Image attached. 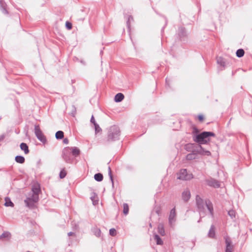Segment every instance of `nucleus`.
<instances>
[{"label": "nucleus", "instance_id": "f257e3e1", "mask_svg": "<svg viewBox=\"0 0 252 252\" xmlns=\"http://www.w3.org/2000/svg\"><path fill=\"white\" fill-rule=\"evenodd\" d=\"M215 134L211 131H203L193 136V140L199 144H205L210 141V136H215Z\"/></svg>", "mask_w": 252, "mask_h": 252}, {"label": "nucleus", "instance_id": "f03ea898", "mask_svg": "<svg viewBox=\"0 0 252 252\" xmlns=\"http://www.w3.org/2000/svg\"><path fill=\"white\" fill-rule=\"evenodd\" d=\"M120 130L117 126H112L108 129L107 135V141H113L119 139Z\"/></svg>", "mask_w": 252, "mask_h": 252}, {"label": "nucleus", "instance_id": "7ed1b4c3", "mask_svg": "<svg viewBox=\"0 0 252 252\" xmlns=\"http://www.w3.org/2000/svg\"><path fill=\"white\" fill-rule=\"evenodd\" d=\"M199 154L203 156H210L211 152L203 149L200 145L196 147L192 153L189 154L186 156L187 160H192L196 158V154Z\"/></svg>", "mask_w": 252, "mask_h": 252}, {"label": "nucleus", "instance_id": "20e7f679", "mask_svg": "<svg viewBox=\"0 0 252 252\" xmlns=\"http://www.w3.org/2000/svg\"><path fill=\"white\" fill-rule=\"evenodd\" d=\"M62 157L66 163H72L73 162L74 158L72 157L71 152L70 151V147H67L63 149Z\"/></svg>", "mask_w": 252, "mask_h": 252}, {"label": "nucleus", "instance_id": "39448f33", "mask_svg": "<svg viewBox=\"0 0 252 252\" xmlns=\"http://www.w3.org/2000/svg\"><path fill=\"white\" fill-rule=\"evenodd\" d=\"M34 133L37 138L41 142L45 143L46 141V139L42 132L40 129L38 125H35L34 126Z\"/></svg>", "mask_w": 252, "mask_h": 252}, {"label": "nucleus", "instance_id": "423d86ee", "mask_svg": "<svg viewBox=\"0 0 252 252\" xmlns=\"http://www.w3.org/2000/svg\"><path fill=\"white\" fill-rule=\"evenodd\" d=\"M192 178V174H188L187 169H182L180 171L177 179L182 180H188Z\"/></svg>", "mask_w": 252, "mask_h": 252}, {"label": "nucleus", "instance_id": "0eeeda50", "mask_svg": "<svg viewBox=\"0 0 252 252\" xmlns=\"http://www.w3.org/2000/svg\"><path fill=\"white\" fill-rule=\"evenodd\" d=\"M178 35L181 40H184L188 36V32L184 27H179L178 31Z\"/></svg>", "mask_w": 252, "mask_h": 252}, {"label": "nucleus", "instance_id": "6e6552de", "mask_svg": "<svg viewBox=\"0 0 252 252\" xmlns=\"http://www.w3.org/2000/svg\"><path fill=\"white\" fill-rule=\"evenodd\" d=\"M176 215V214L175 209L174 208L171 209L168 219L169 223L170 225H172V224L175 221Z\"/></svg>", "mask_w": 252, "mask_h": 252}, {"label": "nucleus", "instance_id": "1a4fd4ad", "mask_svg": "<svg viewBox=\"0 0 252 252\" xmlns=\"http://www.w3.org/2000/svg\"><path fill=\"white\" fill-rule=\"evenodd\" d=\"M207 184L210 187H213L215 188H219L220 187V183L215 179H211L207 181Z\"/></svg>", "mask_w": 252, "mask_h": 252}, {"label": "nucleus", "instance_id": "9d476101", "mask_svg": "<svg viewBox=\"0 0 252 252\" xmlns=\"http://www.w3.org/2000/svg\"><path fill=\"white\" fill-rule=\"evenodd\" d=\"M70 151L75 157H78L80 154V150L76 147H70Z\"/></svg>", "mask_w": 252, "mask_h": 252}, {"label": "nucleus", "instance_id": "9b49d317", "mask_svg": "<svg viewBox=\"0 0 252 252\" xmlns=\"http://www.w3.org/2000/svg\"><path fill=\"white\" fill-rule=\"evenodd\" d=\"M190 197V191L188 189L184 190L182 193V198L185 201H188Z\"/></svg>", "mask_w": 252, "mask_h": 252}, {"label": "nucleus", "instance_id": "f8f14e48", "mask_svg": "<svg viewBox=\"0 0 252 252\" xmlns=\"http://www.w3.org/2000/svg\"><path fill=\"white\" fill-rule=\"evenodd\" d=\"M217 61L218 64L220 65L222 68H221V70H222L225 66L226 63L225 60L222 58V57H218L217 58Z\"/></svg>", "mask_w": 252, "mask_h": 252}, {"label": "nucleus", "instance_id": "ddd939ff", "mask_svg": "<svg viewBox=\"0 0 252 252\" xmlns=\"http://www.w3.org/2000/svg\"><path fill=\"white\" fill-rule=\"evenodd\" d=\"M6 4L3 0H0V9L4 14H7L8 11L6 9Z\"/></svg>", "mask_w": 252, "mask_h": 252}, {"label": "nucleus", "instance_id": "4468645a", "mask_svg": "<svg viewBox=\"0 0 252 252\" xmlns=\"http://www.w3.org/2000/svg\"><path fill=\"white\" fill-rule=\"evenodd\" d=\"M24 202L26 206L29 208H33L34 206V204L36 203V202L31 200L28 197L24 200Z\"/></svg>", "mask_w": 252, "mask_h": 252}, {"label": "nucleus", "instance_id": "2eb2a0df", "mask_svg": "<svg viewBox=\"0 0 252 252\" xmlns=\"http://www.w3.org/2000/svg\"><path fill=\"white\" fill-rule=\"evenodd\" d=\"M196 204L199 209H201L203 207V205H204L203 200L199 197V195H196Z\"/></svg>", "mask_w": 252, "mask_h": 252}, {"label": "nucleus", "instance_id": "dca6fc26", "mask_svg": "<svg viewBox=\"0 0 252 252\" xmlns=\"http://www.w3.org/2000/svg\"><path fill=\"white\" fill-rule=\"evenodd\" d=\"M11 237V234L8 231H4L0 235V240H8Z\"/></svg>", "mask_w": 252, "mask_h": 252}, {"label": "nucleus", "instance_id": "f3484780", "mask_svg": "<svg viewBox=\"0 0 252 252\" xmlns=\"http://www.w3.org/2000/svg\"><path fill=\"white\" fill-rule=\"evenodd\" d=\"M21 150L24 151L25 154L29 153V147L25 143H22L20 145Z\"/></svg>", "mask_w": 252, "mask_h": 252}, {"label": "nucleus", "instance_id": "a211bd4d", "mask_svg": "<svg viewBox=\"0 0 252 252\" xmlns=\"http://www.w3.org/2000/svg\"><path fill=\"white\" fill-rule=\"evenodd\" d=\"M124 98V95L120 93L116 94L114 100L117 102H120L122 101Z\"/></svg>", "mask_w": 252, "mask_h": 252}, {"label": "nucleus", "instance_id": "6ab92c4d", "mask_svg": "<svg viewBox=\"0 0 252 252\" xmlns=\"http://www.w3.org/2000/svg\"><path fill=\"white\" fill-rule=\"evenodd\" d=\"M92 231L94 234L97 237H100L101 236V230L99 228L97 227H94L92 229Z\"/></svg>", "mask_w": 252, "mask_h": 252}, {"label": "nucleus", "instance_id": "aec40b11", "mask_svg": "<svg viewBox=\"0 0 252 252\" xmlns=\"http://www.w3.org/2000/svg\"><path fill=\"white\" fill-rule=\"evenodd\" d=\"M205 205L211 215H213V208L212 203L209 200H207L205 201Z\"/></svg>", "mask_w": 252, "mask_h": 252}, {"label": "nucleus", "instance_id": "412c9836", "mask_svg": "<svg viewBox=\"0 0 252 252\" xmlns=\"http://www.w3.org/2000/svg\"><path fill=\"white\" fill-rule=\"evenodd\" d=\"M215 236V226L214 225H212L211 226V227L210 228L209 233H208V236L210 238H214Z\"/></svg>", "mask_w": 252, "mask_h": 252}, {"label": "nucleus", "instance_id": "4be33fe9", "mask_svg": "<svg viewBox=\"0 0 252 252\" xmlns=\"http://www.w3.org/2000/svg\"><path fill=\"white\" fill-rule=\"evenodd\" d=\"M154 239L156 242L157 245H161L163 244V241L160 237L158 234H155L154 236Z\"/></svg>", "mask_w": 252, "mask_h": 252}, {"label": "nucleus", "instance_id": "5701e85b", "mask_svg": "<svg viewBox=\"0 0 252 252\" xmlns=\"http://www.w3.org/2000/svg\"><path fill=\"white\" fill-rule=\"evenodd\" d=\"M40 192V189L39 185H35L32 188V193L36 195H39Z\"/></svg>", "mask_w": 252, "mask_h": 252}, {"label": "nucleus", "instance_id": "b1692460", "mask_svg": "<svg viewBox=\"0 0 252 252\" xmlns=\"http://www.w3.org/2000/svg\"><path fill=\"white\" fill-rule=\"evenodd\" d=\"M158 233H159L161 235L164 236L165 234V231L164 229L163 225L162 224H159L158 226Z\"/></svg>", "mask_w": 252, "mask_h": 252}, {"label": "nucleus", "instance_id": "393cba45", "mask_svg": "<svg viewBox=\"0 0 252 252\" xmlns=\"http://www.w3.org/2000/svg\"><path fill=\"white\" fill-rule=\"evenodd\" d=\"M15 160L17 163H23L25 160L24 157L22 156H16Z\"/></svg>", "mask_w": 252, "mask_h": 252}, {"label": "nucleus", "instance_id": "a878e982", "mask_svg": "<svg viewBox=\"0 0 252 252\" xmlns=\"http://www.w3.org/2000/svg\"><path fill=\"white\" fill-rule=\"evenodd\" d=\"M94 178L95 180L97 182H101L102 181L103 176V175L100 173H96L94 176Z\"/></svg>", "mask_w": 252, "mask_h": 252}, {"label": "nucleus", "instance_id": "bb28decb", "mask_svg": "<svg viewBox=\"0 0 252 252\" xmlns=\"http://www.w3.org/2000/svg\"><path fill=\"white\" fill-rule=\"evenodd\" d=\"M64 133L63 131L59 130L55 134V137L57 139H62L63 138Z\"/></svg>", "mask_w": 252, "mask_h": 252}, {"label": "nucleus", "instance_id": "cd10ccee", "mask_svg": "<svg viewBox=\"0 0 252 252\" xmlns=\"http://www.w3.org/2000/svg\"><path fill=\"white\" fill-rule=\"evenodd\" d=\"M5 202L4 203V205L7 207L11 206L13 207L14 204L13 202L11 201L9 198L6 197L5 199Z\"/></svg>", "mask_w": 252, "mask_h": 252}, {"label": "nucleus", "instance_id": "c85d7f7f", "mask_svg": "<svg viewBox=\"0 0 252 252\" xmlns=\"http://www.w3.org/2000/svg\"><path fill=\"white\" fill-rule=\"evenodd\" d=\"M225 242L226 244V248H234L233 245H232V242L229 238H225Z\"/></svg>", "mask_w": 252, "mask_h": 252}, {"label": "nucleus", "instance_id": "c756f323", "mask_svg": "<svg viewBox=\"0 0 252 252\" xmlns=\"http://www.w3.org/2000/svg\"><path fill=\"white\" fill-rule=\"evenodd\" d=\"M245 54V51L243 49H239L237 50L236 54L237 57L241 58Z\"/></svg>", "mask_w": 252, "mask_h": 252}, {"label": "nucleus", "instance_id": "7c9ffc66", "mask_svg": "<svg viewBox=\"0 0 252 252\" xmlns=\"http://www.w3.org/2000/svg\"><path fill=\"white\" fill-rule=\"evenodd\" d=\"M129 211L128 205L127 203H124L123 204V213L125 215H127Z\"/></svg>", "mask_w": 252, "mask_h": 252}, {"label": "nucleus", "instance_id": "2f4dec72", "mask_svg": "<svg viewBox=\"0 0 252 252\" xmlns=\"http://www.w3.org/2000/svg\"><path fill=\"white\" fill-rule=\"evenodd\" d=\"M28 198H30L31 200H32L36 202L38 201L39 199L38 195L32 193V195L31 196H29Z\"/></svg>", "mask_w": 252, "mask_h": 252}, {"label": "nucleus", "instance_id": "473e14b6", "mask_svg": "<svg viewBox=\"0 0 252 252\" xmlns=\"http://www.w3.org/2000/svg\"><path fill=\"white\" fill-rule=\"evenodd\" d=\"M228 215L231 217V219H233L236 218V213L233 210H229L228 212Z\"/></svg>", "mask_w": 252, "mask_h": 252}, {"label": "nucleus", "instance_id": "72a5a7b5", "mask_svg": "<svg viewBox=\"0 0 252 252\" xmlns=\"http://www.w3.org/2000/svg\"><path fill=\"white\" fill-rule=\"evenodd\" d=\"M133 19L132 16L131 15H129L127 20L126 21V25H127V27L128 30H130V21H133Z\"/></svg>", "mask_w": 252, "mask_h": 252}, {"label": "nucleus", "instance_id": "f704fd0d", "mask_svg": "<svg viewBox=\"0 0 252 252\" xmlns=\"http://www.w3.org/2000/svg\"><path fill=\"white\" fill-rule=\"evenodd\" d=\"M66 175V172L64 169H62L60 173V177L61 179L64 178Z\"/></svg>", "mask_w": 252, "mask_h": 252}, {"label": "nucleus", "instance_id": "c9c22d12", "mask_svg": "<svg viewBox=\"0 0 252 252\" xmlns=\"http://www.w3.org/2000/svg\"><path fill=\"white\" fill-rule=\"evenodd\" d=\"M94 126L95 133H97L101 131V128L99 127L97 124H94Z\"/></svg>", "mask_w": 252, "mask_h": 252}, {"label": "nucleus", "instance_id": "e433bc0d", "mask_svg": "<svg viewBox=\"0 0 252 252\" xmlns=\"http://www.w3.org/2000/svg\"><path fill=\"white\" fill-rule=\"evenodd\" d=\"M109 234L112 236H115L116 235V230L115 228H111L109 230Z\"/></svg>", "mask_w": 252, "mask_h": 252}, {"label": "nucleus", "instance_id": "4c0bfd02", "mask_svg": "<svg viewBox=\"0 0 252 252\" xmlns=\"http://www.w3.org/2000/svg\"><path fill=\"white\" fill-rule=\"evenodd\" d=\"M65 27L68 30H71L72 27V24L70 22L67 21L65 23Z\"/></svg>", "mask_w": 252, "mask_h": 252}, {"label": "nucleus", "instance_id": "58836bf2", "mask_svg": "<svg viewBox=\"0 0 252 252\" xmlns=\"http://www.w3.org/2000/svg\"><path fill=\"white\" fill-rule=\"evenodd\" d=\"M108 169H109V177H110V179L111 180L112 186H113L114 182H113V176H112V173H111V168H110V167H109Z\"/></svg>", "mask_w": 252, "mask_h": 252}, {"label": "nucleus", "instance_id": "ea45409f", "mask_svg": "<svg viewBox=\"0 0 252 252\" xmlns=\"http://www.w3.org/2000/svg\"><path fill=\"white\" fill-rule=\"evenodd\" d=\"M199 133H199V130L196 127H194L193 128V130H192L193 136L194 135L199 134Z\"/></svg>", "mask_w": 252, "mask_h": 252}, {"label": "nucleus", "instance_id": "a19ab883", "mask_svg": "<svg viewBox=\"0 0 252 252\" xmlns=\"http://www.w3.org/2000/svg\"><path fill=\"white\" fill-rule=\"evenodd\" d=\"M90 121L91 123L94 124H94H97L95 121V119L93 115L92 116Z\"/></svg>", "mask_w": 252, "mask_h": 252}, {"label": "nucleus", "instance_id": "79ce46f5", "mask_svg": "<svg viewBox=\"0 0 252 252\" xmlns=\"http://www.w3.org/2000/svg\"><path fill=\"white\" fill-rule=\"evenodd\" d=\"M233 248H226L225 252H232Z\"/></svg>", "mask_w": 252, "mask_h": 252}, {"label": "nucleus", "instance_id": "37998d69", "mask_svg": "<svg viewBox=\"0 0 252 252\" xmlns=\"http://www.w3.org/2000/svg\"><path fill=\"white\" fill-rule=\"evenodd\" d=\"M63 142L64 144H67L69 142V141L67 138H64L63 140Z\"/></svg>", "mask_w": 252, "mask_h": 252}, {"label": "nucleus", "instance_id": "c03bdc74", "mask_svg": "<svg viewBox=\"0 0 252 252\" xmlns=\"http://www.w3.org/2000/svg\"><path fill=\"white\" fill-rule=\"evenodd\" d=\"M198 120H199V121H203V119H204V117H203V115H199V116H198Z\"/></svg>", "mask_w": 252, "mask_h": 252}, {"label": "nucleus", "instance_id": "a18cd8bd", "mask_svg": "<svg viewBox=\"0 0 252 252\" xmlns=\"http://www.w3.org/2000/svg\"><path fill=\"white\" fill-rule=\"evenodd\" d=\"M5 138V135L2 134L0 136V142L2 141Z\"/></svg>", "mask_w": 252, "mask_h": 252}, {"label": "nucleus", "instance_id": "49530a36", "mask_svg": "<svg viewBox=\"0 0 252 252\" xmlns=\"http://www.w3.org/2000/svg\"><path fill=\"white\" fill-rule=\"evenodd\" d=\"M155 211L156 213L159 216L160 214V210L158 208L155 209Z\"/></svg>", "mask_w": 252, "mask_h": 252}, {"label": "nucleus", "instance_id": "de8ad7c7", "mask_svg": "<svg viewBox=\"0 0 252 252\" xmlns=\"http://www.w3.org/2000/svg\"><path fill=\"white\" fill-rule=\"evenodd\" d=\"M74 234V233L73 232H70L68 233V234H67L68 236H72V235H73Z\"/></svg>", "mask_w": 252, "mask_h": 252}, {"label": "nucleus", "instance_id": "09e8293b", "mask_svg": "<svg viewBox=\"0 0 252 252\" xmlns=\"http://www.w3.org/2000/svg\"><path fill=\"white\" fill-rule=\"evenodd\" d=\"M93 198H94V197H91V199L92 200V201H93V203L94 204V201L93 200Z\"/></svg>", "mask_w": 252, "mask_h": 252}, {"label": "nucleus", "instance_id": "8fccbe9b", "mask_svg": "<svg viewBox=\"0 0 252 252\" xmlns=\"http://www.w3.org/2000/svg\"><path fill=\"white\" fill-rule=\"evenodd\" d=\"M167 83H168V80H167V79H166V84H167Z\"/></svg>", "mask_w": 252, "mask_h": 252}]
</instances>
